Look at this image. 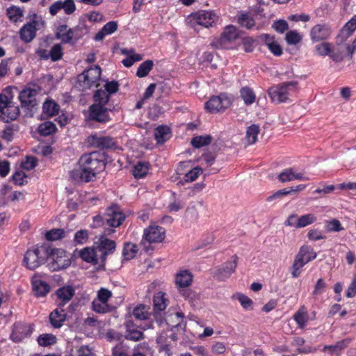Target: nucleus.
Instances as JSON below:
<instances>
[{"label": "nucleus", "instance_id": "2", "mask_svg": "<svg viewBox=\"0 0 356 356\" xmlns=\"http://www.w3.org/2000/svg\"><path fill=\"white\" fill-rule=\"evenodd\" d=\"M50 245L46 243L38 244L29 249L24 254L23 264L31 270H34L45 264L49 256Z\"/></svg>", "mask_w": 356, "mask_h": 356}, {"label": "nucleus", "instance_id": "7", "mask_svg": "<svg viewBox=\"0 0 356 356\" xmlns=\"http://www.w3.org/2000/svg\"><path fill=\"white\" fill-rule=\"evenodd\" d=\"M40 87L25 88L20 91L18 99L21 104V107L24 109L25 115L33 116V109L37 106L38 102L35 97L40 92Z\"/></svg>", "mask_w": 356, "mask_h": 356}, {"label": "nucleus", "instance_id": "10", "mask_svg": "<svg viewBox=\"0 0 356 356\" xmlns=\"http://www.w3.org/2000/svg\"><path fill=\"white\" fill-rule=\"evenodd\" d=\"M232 104V100L227 95L221 93L218 96H212L206 103L205 108L211 113L224 111Z\"/></svg>", "mask_w": 356, "mask_h": 356}, {"label": "nucleus", "instance_id": "31", "mask_svg": "<svg viewBox=\"0 0 356 356\" xmlns=\"http://www.w3.org/2000/svg\"><path fill=\"white\" fill-rule=\"evenodd\" d=\"M168 300L165 298V293L159 291L156 293L153 298V311L163 312L167 307Z\"/></svg>", "mask_w": 356, "mask_h": 356}, {"label": "nucleus", "instance_id": "17", "mask_svg": "<svg viewBox=\"0 0 356 356\" xmlns=\"http://www.w3.org/2000/svg\"><path fill=\"white\" fill-rule=\"evenodd\" d=\"M88 118L100 123L108 122L110 119L108 109L102 104H93L90 106Z\"/></svg>", "mask_w": 356, "mask_h": 356}, {"label": "nucleus", "instance_id": "49", "mask_svg": "<svg viewBox=\"0 0 356 356\" xmlns=\"http://www.w3.org/2000/svg\"><path fill=\"white\" fill-rule=\"evenodd\" d=\"M133 315L136 319L145 320L148 318L149 313L144 305H139L134 309Z\"/></svg>", "mask_w": 356, "mask_h": 356}, {"label": "nucleus", "instance_id": "43", "mask_svg": "<svg viewBox=\"0 0 356 356\" xmlns=\"http://www.w3.org/2000/svg\"><path fill=\"white\" fill-rule=\"evenodd\" d=\"M38 343L41 346H48L56 343V337L52 334H42L38 337Z\"/></svg>", "mask_w": 356, "mask_h": 356}, {"label": "nucleus", "instance_id": "54", "mask_svg": "<svg viewBox=\"0 0 356 356\" xmlns=\"http://www.w3.org/2000/svg\"><path fill=\"white\" fill-rule=\"evenodd\" d=\"M237 299L245 310H252L253 309V301L247 296L243 293H238Z\"/></svg>", "mask_w": 356, "mask_h": 356}, {"label": "nucleus", "instance_id": "36", "mask_svg": "<svg viewBox=\"0 0 356 356\" xmlns=\"http://www.w3.org/2000/svg\"><path fill=\"white\" fill-rule=\"evenodd\" d=\"M154 62L152 60H147L140 64L138 67L136 75L139 78L147 76L149 72L152 70Z\"/></svg>", "mask_w": 356, "mask_h": 356}, {"label": "nucleus", "instance_id": "4", "mask_svg": "<svg viewBox=\"0 0 356 356\" xmlns=\"http://www.w3.org/2000/svg\"><path fill=\"white\" fill-rule=\"evenodd\" d=\"M55 295L58 307L49 314V322L54 328H59L67 318V312L62 308L67 302V286L57 289Z\"/></svg>", "mask_w": 356, "mask_h": 356}, {"label": "nucleus", "instance_id": "44", "mask_svg": "<svg viewBox=\"0 0 356 356\" xmlns=\"http://www.w3.org/2000/svg\"><path fill=\"white\" fill-rule=\"evenodd\" d=\"M332 47V43L323 42L315 46L314 52L321 56H328L330 54V49Z\"/></svg>", "mask_w": 356, "mask_h": 356}, {"label": "nucleus", "instance_id": "35", "mask_svg": "<svg viewBox=\"0 0 356 356\" xmlns=\"http://www.w3.org/2000/svg\"><path fill=\"white\" fill-rule=\"evenodd\" d=\"M241 97L244 101L245 105L249 106L252 104L256 99L254 92L250 87H243L240 90Z\"/></svg>", "mask_w": 356, "mask_h": 356}, {"label": "nucleus", "instance_id": "61", "mask_svg": "<svg viewBox=\"0 0 356 356\" xmlns=\"http://www.w3.org/2000/svg\"><path fill=\"white\" fill-rule=\"evenodd\" d=\"M27 176L22 171H17L14 173V175L12 177V179L13 182L19 186H22L25 183L27 182L26 181Z\"/></svg>", "mask_w": 356, "mask_h": 356}, {"label": "nucleus", "instance_id": "48", "mask_svg": "<svg viewBox=\"0 0 356 356\" xmlns=\"http://www.w3.org/2000/svg\"><path fill=\"white\" fill-rule=\"evenodd\" d=\"M316 220V217L312 213H308L299 217L298 227L302 228L314 223Z\"/></svg>", "mask_w": 356, "mask_h": 356}, {"label": "nucleus", "instance_id": "58", "mask_svg": "<svg viewBox=\"0 0 356 356\" xmlns=\"http://www.w3.org/2000/svg\"><path fill=\"white\" fill-rule=\"evenodd\" d=\"M334 62L339 63L344 59V54L339 49L334 48L333 46L330 49V54L328 56Z\"/></svg>", "mask_w": 356, "mask_h": 356}, {"label": "nucleus", "instance_id": "18", "mask_svg": "<svg viewBox=\"0 0 356 356\" xmlns=\"http://www.w3.org/2000/svg\"><path fill=\"white\" fill-rule=\"evenodd\" d=\"M175 315L178 322L175 325H170L168 322V319L162 316L161 312H154V318L159 326H161L165 322L170 331H174L175 329L178 330L179 327H182L184 330L186 328V323H183V319L184 318V314L181 312H177L175 313Z\"/></svg>", "mask_w": 356, "mask_h": 356}, {"label": "nucleus", "instance_id": "30", "mask_svg": "<svg viewBox=\"0 0 356 356\" xmlns=\"http://www.w3.org/2000/svg\"><path fill=\"white\" fill-rule=\"evenodd\" d=\"M193 280V276L188 270L181 271L176 275L175 282L180 288L188 286Z\"/></svg>", "mask_w": 356, "mask_h": 356}, {"label": "nucleus", "instance_id": "23", "mask_svg": "<svg viewBox=\"0 0 356 356\" xmlns=\"http://www.w3.org/2000/svg\"><path fill=\"white\" fill-rule=\"evenodd\" d=\"M352 341L351 338H346L337 341L334 345H326L323 347V352H328L331 355H339L343 350L348 347Z\"/></svg>", "mask_w": 356, "mask_h": 356}, {"label": "nucleus", "instance_id": "29", "mask_svg": "<svg viewBox=\"0 0 356 356\" xmlns=\"http://www.w3.org/2000/svg\"><path fill=\"white\" fill-rule=\"evenodd\" d=\"M36 29L35 25L31 23L25 24L20 30V38L25 42H31L35 36Z\"/></svg>", "mask_w": 356, "mask_h": 356}, {"label": "nucleus", "instance_id": "16", "mask_svg": "<svg viewBox=\"0 0 356 356\" xmlns=\"http://www.w3.org/2000/svg\"><path fill=\"white\" fill-rule=\"evenodd\" d=\"M165 236V229L163 227L154 225L149 226L144 230L143 240L149 243H161Z\"/></svg>", "mask_w": 356, "mask_h": 356}, {"label": "nucleus", "instance_id": "19", "mask_svg": "<svg viewBox=\"0 0 356 356\" xmlns=\"http://www.w3.org/2000/svg\"><path fill=\"white\" fill-rule=\"evenodd\" d=\"M32 332L33 327L31 325L17 323L14 325L10 338L15 342H19L24 338L31 336Z\"/></svg>", "mask_w": 356, "mask_h": 356}, {"label": "nucleus", "instance_id": "38", "mask_svg": "<svg viewBox=\"0 0 356 356\" xmlns=\"http://www.w3.org/2000/svg\"><path fill=\"white\" fill-rule=\"evenodd\" d=\"M138 252L137 245L131 243H125L123 248L122 255L124 259L129 261L135 257Z\"/></svg>", "mask_w": 356, "mask_h": 356}, {"label": "nucleus", "instance_id": "60", "mask_svg": "<svg viewBox=\"0 0 356 356\" xmlns=\"http://www.w3.org/2000/svg\"><path fill=\"white\" fill-rule=\"evenodd\" d=\"M88 300V298L85 296H81L77 302L73 301L70 306L68 307V313H74L76 311L80 309L81 306L84 305L86 302Z\"/></svg>", "mask_w": 356, "mask_h": 356}, {"label": "nucleus", "instance_id": "39", "mask_svg": "<svg viewBox=\"0 0 356 356\" xmlns=\"http://www.w3.org/2000/svg\"><path fill=\"white\" fill-rule=\"evenodd\" d=\"M75 88H76L80 91H86V90H90L92 88H97L98 87V84L96 83H92L90 81V79H87L85 80H83L80 78V74L77 76L76 81L75 83Z\"/></svg>", "mask_w": 356, "mask_h": 356}, {"label": "nucleus", "instance_id": "50", "mask_svg": "<svg viewBox=\"0 0 356 356\" xmlns=\"http://www.w3.org/2000/svg\"><path fill=\"white\" fill-rule=\"evenodd\" d=\"M279 181L282 183L294 180V171L292 168L283 170L277 177Z\"/></svg>", "mask_w": 356, "mask_h": 356}, {"label": "nucleus", "instance_id": "13", "mask_svg": "<svg viewBox=\"0 0 356 356\" xmlns=\"http://www.w3.org/2000/svg\"><path fill=\"white\" fill-rule=\"evenodd\" d=\"M238 38V33L237 29L232 26H227L223 32L221 33L220 37L216 40L211 43V46L216 48H228L227 44L232 42Z\"/></svg>", "mask_w": 356, "mask_h": 356}, {"label": "nucleus", "instance_id": "25", "mask_svg": "<svg viewBox=\"0 0 356 356\" xmlns=\"http://www.w3.org/2000/svg\"><path fill=\"white\" fill-rule=\"evenodd\" d=\"M112 293L106 289L102 288L97 293V300L102 304V312L96 309L99 314H105L111 311V307L108 305V300L111 297Z\"/></svg>", "mask_w": 356, "mask_h": 356}, {"label": "nucleus", "instance_id": "24", "mask_svg": "<svg viewBox=\"0 0 356 356\" xmlns=\"http://www.w3.org/2000/svg\"><path fill=\"white\" fill-rule=\"evenodd\" d=\"M356 29V15H354L341 29L339 34L337 36V41L340 42H343L345 41L349 36H350L353 33Z\"/></svg>", "mask_w": 356, "mask_h": 356}, {"label": "nucleus", "instance_id": "9", "mask_svg": "<svg viewBox=\"0 0 356 356\" xmlns=\"http://www.w3.org/2000/svg\"><path fill=\"white\" fill-rule=\"evenodd\" d=\"M232 258V261H226L211 270V274L215 280L220 282L225 281L235 271L238 257L234 254Z\"/></svg>", "mask_w": 356, "mask_h": 356}, {"label": "nucleus", "instance_id": "15", "mask_svg": "<svg viewBox=\"0 0 356 356\" xmlns=\"http://www.w3.org/2000/svg\"><path fill=\"white\" fill-rule=\"evenodd\" d=\"M332 33L331 27L327 24H318L310 31V38L313 42L325 41L330 38Z\"/></svg>", "mask_w": 356, "mask_h": 356}, {"label": "nucleus", "instance_id": "53", "mask_svg": "<svg viewBox=\"0 0 356 356\" xmlns=\"http://www.w3.org/2000/svg\"><path fill=\"white\" fill-rule=\"evenodd\" d=\"M285 40L289 44H297L302 40V36L296 31L286 33Z\"/></svg>", "mask_w": 356, "mask_h": 356}, {"label": "nucleus", "instance_id": "52", "mask_svg": "<svg viewBox=\"0 0 356 356\" xmlns=\"http://www.w3.org/2000/svg\"><path fill=\"white\" fill-rule=\"evenodd\" d=\"M202 173V169L200 167H195L184 175V181L186 182H192L195 181Z\"/></svg>", "mask_w": 356, "mask_h": 356}, {"label": "nucleus", "instance_id": "20", "mask_svg": "<svg viewBox=\"0 0 356 356\" xmlns=\"http://www.w3.org/2000/svg\"><path fill=\"white\" fill-rule=\"evenodd\" d=\"M32 288L34 294L37 297H44L50 291L49 285L40 279L38 275H35L32 280Z\"/></svg>", "mask_w": 356, "mask_h": 356}, {"label": "nucleus", "instance_id": "45", "mask_svg": "<svg viewBox=\"0 0 356 356\" xmlns=\"http://www.w3.org/2000/svg\"><path fill=\"white\" fill-rule=\"evenodd\" d=\"M110 97L108 94L104 90L98 89L96 90L94 95L93 99L95 101V104H102L103 105H106L109 101Z\"/></svg>", "mask_w": 356, "mask_h": 356}, {"label": "nucleus", "instance_id": "63", "mask_svg": "<svg viewBox=\"0 0 356 356\" xmlns=\"http://www.w3.org/2000/svg\"><path fill=\"white\" fill-rule=\"evenodd\" d=\"M273 28L278 33H283L289 29V24L284 19H279L274 22Z\"/></svg>", "mask_w": 356, "mask_h": 356}, {"label": "nucleus", "instance_id": "55", "mask_svg": "<svg viewBox=\"0 0 356 356\" xmlns=\"http://www.w3.org/2000/svg\"><path fill=\"white\" fill-rule=\"evenodd\" d=\"M50 58L52 61L60 60L63 55V49L60 44H56L52 47L49 51Z\"/></svg>", "mask_w": 356, "mask_h": 356}, {"label": "nucleus", "instance_id": "57", "mask_svg": "<svg viewBox=\"0 0 356 356\" xmlns=\"http://www.w3.org/2000/svg\"><path fill=\"white\" fill-rule=\"evenodd\" d=\"M88 239V233L86 229H81L76 232L74 234V241L75 245L84 244Z\"/></svg>", "mask_w": 356, "mask_h": 356}, {"label": "nucleus", "instance_id": "34", "mask_svg": "<svg viewBox=\"0 0 356 356\" xmlns=\"http://www.w3.org/2000/svg\"><path fill=\"white\" fill-rule=\"evenodd\" d=\"M59 108V105L52 99H47L43 103V113L48 117L57 115L58 113Z\"/></svg>", "mask_w": 356, "mask_h": 356}, {"label": "nucleus", "instance_id": "37", "mask_svg": "<svg viewBox=\"0 0 356 356\" xmlns=\"http://www.w3.org/2000/svg\"><path fill=\"white\" fill-rule=\"evenodd\" d=\"M211 141L212 137L211 135H203L193 137L191 143L195 148H200L209 145Z\"/></svg>", "mask_w": 356, "mask_h": 356}, {"label": "nucleus", "instance_id": "8", "mask_svg": "<svg viewBox=\"0 0 356 356\" xmlns=\"http://www.w3.org/2000/svg\"><path fill=\"white\" fill-rule=\"evenodd\" d=\"M96 250L101 252L99 256L100 264L96 267L97 270H104L107 256L113 254L116 249V243L104 235H100L99 239L95 243Z\"/></svg>", "mask_w": 356, "mask_h": 356}, {"label": "nucleus", "instance_id": "12", "mask_svg": "<svg viewBox=\"0 0 356 356\" xmlns=\"http://www.w3.org/2000/svg\"><path fill=\"white\" fill-rule=\"evenodd\" d=\"M88 143L92 147L99 148V150L115 149L118 144L115 139L109 136L91 135L88 138Z\"/></svg>", "mask_w": 356, "mask_h": 356}, {"label": "nucleus", "instance_id": "46", "mask_svg": "<svg viewBox=\"0 0 356 356\" xmlns=\"http://www.w3.org/2000/svg\"><path fill=\"white\" fill-rule=\"evenodd\" d=\"M238 22L241 26L248 29H251L255 26V22L253 17L249 14H241L238 19Z\"/></svg>", "mask_w": 356, "mask_h": 356}, {"label": "nucleus", "instance_id": "59", "mask_svg": "<svg viewBox=\"0 0 356 356\" xmlns=\"http://www.w3.org/2000/svg\"><path fill=\"white\" fill-rule=\"evenodd\" d=\"M255 40L252 37H245L242 40L243 49L246 53L252 52L254 49Z\"/></svg>", "mask_w": 356, "mask_h": 356}, {"label": "nucleus", "instance_id": "64", "mask_svg": "<svg viewBox=\"0 0 356 356\" xmlns=\"http://www.w3.org/2000/svg\"><path fill=\"white\" fill-rule=\"evenodd\" d=\"M113 356H129L127 353V349L122 343H120L116 345L112 350Z\"/></svg>", "mask_w": 356, "mask_h": 356}, {"label": "nucleus", "instance_id": "28", "mask_svg": "<svg viewBox=\"0 0 356 356\" xmlns=\"http://www.w3.org/2000/svg\"><path fill=\"white\" fill-rule=\"evenodd\" d=\"M216 19V15L211 11H202L197 14V22L206 28L211 26Z\"/></svg>", "mask_w": 356, "mask_h": 356}, {"label": "nucleus", "instance_id": "47", "mask_svg": "<svg viewBox=\"0 0 356 356\" xmlns=\"http://www.w3.org/2000/svg\"><path fill=\"white\" fill-rule=\"evenodd\" d=\"M124 337L127 340L139 341L144 339L145 335L142 331L134 329L131 330H126Z\"/></svg>", "mask_w": 356, "mask_h": 356}, {"label": "nucleus", "instance_id": "11", "mask_svg": "<svg viewBox=\"0 0 356 356\" xmlns=\"http://www.w3.org/2000/svg\"><path fill=\"white\" fill-rule=\"evenodd\" d=\"M48 259L50 260L48 266L51 271H58L67 268V252L63 249H51L50 247Z\"/></svg>", "mask_w": 356, "mask_h": 356}, {"label": "nucleus", "instance_id": "21", "mask_svg": "<svg viewBox=\"0 0 356 356\" xmlns=\"http://www.w3.org/2000/svg\"><path fill=\"white\" fill-rule=\"evenodd\" d=\"M79 257L87 263L92 264L94 266H99L100 264L99 258L97 257V250L96 248L86 247L79 252Z\"/></svg>", "mask_w": 356, "mask_h": 356}, {"label": "nucleus", "instance_id": "56", "mask_svg": "<svg viewBox=\"0 0 356 356\" xmlns=\"http://www.w3.org/2000/svg\"><path fill=\"white\" fill-rule=\"evenodd\" d=\"M61 9H64L67 13V0H65L64 1H58L54 2L49 8V13L51 15H55Z\"/></svg>", "mask_w": 356, "mask_h": 356}, {"label": "nucleus", "instance_id": "22", "mask_svg": "<svg viewBox=\"0 0 356 356\" xmlns=\"http://www.w3.org/2000/svg\"><path fill=\"white\" fill-rule=\"evenodd\" d=\"M102 74V69L99 65H95L85 70L80 74V78L83 80L90 79L92 83H96L99 85V80Z\"/></svg>", "mask_w": 356, "mask_h": 356}, {"label": "nucleus", "instance_id": "42", "mask_svg": "<svg viewBox=\"0 0 356 356\" xmlns=\"http://www.w3.org/2000/svg\"><path fill=\"white\" fill-rule=\"evenodd\" d=\"M56 131L55 124L49 121L44 122L38 127V132L40 135L47 136L51 135Z\"/></svg>", "mask_w": 356, "mask_h": 356}, {"label": "nucleus", "instance_id": "6", "mask_svg": "<svg viewBox=\"0 0 356 356\" xmlns=\"http://www.w3.org/2000/svg\"><path fill=\"white\" fill-rule=\"evenodd\" d=\"M316 253L314 249L309 245H302L296 254L293 264L291 267V275L293 278H297L300 275L301 268L309 261L316 258Z\"/></svg>", "mask_w": 356, "mask_h": 356}, {"label": "nucleus", "instance_id": "27", "mask_svg": "<svg viewBox=\"0 0 356 356\" xmlns=\"http://www.w3.org/2000/svg\"><path fill=\"white\" fill-rule=\"evenodd\" d=\"M171 137L170 128L166 125H160L155 129L154 138L158 144H163Z\"/></svg>", "mask_w": 356, "mask_h": 356}, {"label": "nucleus", "instance_id": "1", "mask_svg": "<svg viewBox=\"0 0 356 356\" xmlns=\"http://www.w3.org/2000/svg\"><path fill=\"white\" fill-rule=\"evenodd\" d=\"M107 162L108 155L104 151L85 154L79 159V169L71 171L70 177L76 182L93 181L97 175L104 170Z\"/></svg>", "mask_w": 356, "mask_h": 356}, {"label": "nucleus", "instance_id": "62", "mask_svg": "<svg viewBox=\"0 0 356 356\" xmlns=\"http://www.w3.org/2000/svg\"><path fill=\"white\" fill-rule=\"evenodd\" d=\"M327 287V284L325 280L322 278H320L317 280L314 289L312 292L314 296L321 295L325 292V288Z\"/></svg>", "mask_w": 356, "mask_h": 356}, {"label": "nucleus", "instance_id": "41", "mask_svg": "<svg viewBox=\"0 0 356 356\" xmlns=\"http://www.w3.org/2000/svg\"><path fill=\"white\" fill-rule=\"evenodd\" d=\"M259 133V127L257 124H252L247 128L246 138L250 144H254L257 140V136Z\"/></svg>", "mask_w": 356, "mask_h": 356}, {"label": "nucleus", "instance_id": "14", "mask_svg": "<svg viewBox=\"0 0 356 356\" xmlns=\"http://www.w3.org/2000/svg\"><path fill=\"white\" fill-rule=\"evenodd\" d=\"M124 219V214L121 211L117 204H114L106 209L104 220H106V225L109 227H118L122 224Z\"/></svg>", "mask_w": 356, "mask_h": 356}, {"label": "nucleus", "instance_id": "5", "mask_svg": "<svg viewBox=\"0 0 356 356\" xmlns=\"http://www.w3.org/2000/svg\"><path fill=\"white\" fill-rule=\"evenodd\" d=\"M298 86V82L296 81H286L268 88V94L273 102H286L289 99V91H295Z\"/></svg>", "mask_w": 356, "mask_h": 356}, {"label": "nucleus", "instance_id": "33", "mask_svg": "<svg viewBox=\"0 0 356 356\" xmlns=\"http://www.w3.org/2000/svg\"><path fill=\"white\" fill-rule=\"evenodd\" d=\"M293 319L300 328H304L309 321L308 314L305 307L301 306L298 312L293 315Z\"/></svg>", "mask_w": 356, "mask_h": 356}, {"label": "nucleus", "instance_id": "51", "mask_svg": "<svg viewBox=\"0 0 356 356\" xmlns=\"http://www.w3.org/2000/svg\"><path fill=\"white\" fill-rule=\"evenodd\" d=\"M7 15L10 19L17 22L23 16V10L20 8L11 6L7 9Z\"/></svg>", "mask_w": 356, "mask_h": 356}, {"label": "nucleus", "instance_id": "32", "mask_svg": "<svg viewBox=\"0 0 356 356\" xmlns=\"http://www.w3.org/2000/svg\"><path fill=\"white\" fill-rule=\"evenodd\" d=\"M149 168V163L147 161H138L133 169V175L136 179L145 177Z\"/></svg>", "mask_w": 356, "mask_h": 356}, {"label": "nucleus", "instance_id": "3", "mask_svg": "<svg viewBox=\"0 0 356 356\" xmlns=\"http://www.w3.org/2000/svg\"><path fill=\"white\" fill-rule=\"evenodd\" d=\"M13 90L17 88L9 86L4 90V95H0V120L4 122L15 120L19 115V106L11 101Z\"/></svg>", "mask_w": 356, "mask_h": 356}, {"label": "nucleus", "instance_id": "26", "mask_svg": "<svg viewBox=\"0 0 356 356\" xmlns=\"http://www.w3.org/2000/svg\"><path fill=\"white\" fill-rule=\"evenodd\" d=\"M118 23L115 21H110L106 23L100 31L94 36L95 41L103 40L106 35L113 33L118 29Z\"/></svg>", "mask_w": 356, "mask_h": 356}, {"label": "nucleus", "instance_id": "40", "mask_svg": "<svg viewBox=\"0 0 356 356\" xmlns=\"http://www.w3.org/2000/svg\"><path fill=\"white\" fill-rule=\"evenodd\" d=\"M45 238L49 241H54L63 238L65 236V231L63 229H52L45 233Z\"/></svg>", "mask_w": 356, "mask_h": 356}]
</instances>
